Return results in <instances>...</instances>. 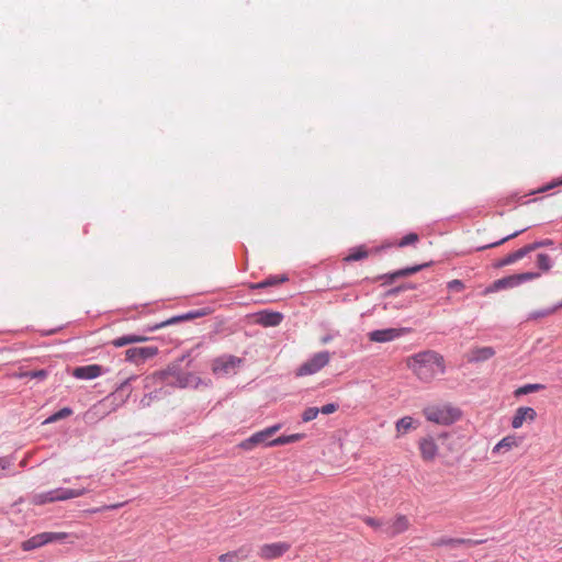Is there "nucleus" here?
Returning a JSON list of instances; mask_svg holds the SVG:
<instances>
[{"mask_svg": "<svg viewBox=\"0 0 562 562\" xmlns=\"http://www.w3.org/2000/svg\"><path fill=\"white\" fill-rule=\"evenodd\" d=\"M319 414V409L317 407H308L302 414V419L304 423L312 422Z\"/></svg>", "mask_w": 562, "mask_h": 562, "instance_id": "35", "label": "nucleus"}, {"mask_svg": "<svg viewBox=\"0 0 562 562\" xmlns=\"http://www.w3.org/2000/svg\"><path fill=\"white\" fill-rule=\"evenodd\" d=\"M103 371V368L99 364H89L76 368L72 375L77 379L91 380L100 376Z\"/></svg>", "mask_w": 562, "mask_h": 562, "instance_id": "19", "label": "nucleus"}, {"mask_svg": "<svg viewBox=\"0 0 562 562\" xmlns=\"http://www.w3.org/2000/svg\"><path fill=\"white\" fill-rule=\"evenodd\" d=\"M290 544L286 542L267 543L260 547L259 557L265 560L277 559L288 552Z\"/></svg>", "mask_w": 562, "mask_h": 562, "instance_id": "14", "label": "nucleus"}, {"mask_svg": "<svg viewBox=\"0 0 562 562\" xmlns=\"http://www.w3.org/2000/svg\"><path fill=\"white\" fill-rule=\"evenodd\" d=\"M146 340H148V338L146 336L125 335V336H122V337L113 339L111 341V344L114 347H116V348H121V347H124V346L130 345V344L143 342V341H146Z\"/></svg>", "mask_w": 562, "mask_h": 562, "instance_id": "23", "label": "nucleus"}, {"mask_svg": "<svg viewBox=\"0 0 562 562\" xmlns=\"http://www.w3.org/2000/svg\"><path fill=\"white\" fill-rule=\"evenodd\" d=\"M127 383H128V380L124 381V382L121 384L120 389H123L124 386H126V384H127Z\"/></svg>", "mask_w": 562, "mask_h": 562, "instance_id": "45", "label": "nucleus"}, {"mask_svg": "<svg viewBox=\"0 0 562 562\" xmlns=\"http://www.w3.org/2000/svg\"><path fill=\"white\" fill-rule=\"evenodd\" d=\"M322 341H323L324 344H326V342H328V341H329V338H328V337H325V338H323V340H322Z\"/></svg>", "mask_w": 562, "mask_h": 562, "instance_id": "46", "label": "nucleus"}, {"mask_svg": "<svg viewBox=\"0 0 562 562\" xmlns=\"http://www.w3.org/2000/svg\"><path fill=\"white\" fill-rule=\"evenodd\" d=\"M331 353L327 350L318 351L304 361L295 371L296 376H307L318 373L329 364Z\"/></svg>", "mask_w": 562, "mask_h": 562, "instance_id": "4", "label": "nucleus"}, {"mask_svg": "<svg viewBox=\"0 0 562 562\" xmlns=\"http://www.w3.org/2000/svg\"><path fill=\"white\" fill-rule=\"evenodd\" d=\"M406 367L422 382L429 383L446 371L443 357L434 350H425L405 360Z\"/></svg>", "mask_w": 562, "mask_h": 562, "instance_id": "1", "label": "nucleus"}, {"mask_svg": "<svg viewBox=\"0 0 562 562\" xmlns=\"http://www.w3.org/2000/svg\"><path fill=\"white\" fill-rule=\"evenodd\" d=\"M537 418V412L529 406H520L515 411L510 425L514 429H519L525 423H533Z\"/></svg>", "mask_w": 562, "mask_h": 562, "instance_id": "13", "label": "nucleus"}, {"mask_svg": "<svg viewBox=\"0 0 562 562\" xmlns=\"http://www.w3.org/2000/svg\"><path fill=\"white\" fill-rule=\"evenodd\" d=\"M15 378L23 379V378H30V379H38L44 380L47 376L46 370H36V371H21L14 373Z\"/></svg>", "mask_w": 562, "mask_h": 562, "instance_id": "29", "label": "nucleus"}, {"mask_svg": "<svg viewBox=\"0 0 562 562\" xmlns=\"http://www.w3.org/2000/svg\"><path fill=\"white\" fill-rule=\"evenodd\" d=\"M368 257V251L364 247L360 246L356 249H353L346 258L347 261H356L361 260Z\"/></svg>", "mask_w": 562, "mask_h": 562, "instance_id": "32", "label": "nucleus"}, {"mask_svg": "<svg viewBox=\"0 0 562 562\" xmlns=\"http://www.w3.org/2000/svg\"><path fill=\"white\" fill-rule=\"evenodd\" d=\"M424 416L431 423L448 426L457 422L461 413L450 405H431L424 409Z\"/></svg>", "mask_w": 562, "mask_h": 562, "instance_id": "3", "label": "nucleus"}, {"mask_svg": "<svg viewBox=\"0 0 562 562\" xmlns=\"http://www.w3.org/2000/svg\"><path fill=\"white\" fill-rule=\"evenodd\" d=\"M67 537V533L65 532H42L37 533L30 539L22 542L21 548L24 551H31L34 549H37L44 544L54 542V541H60Z\"/></svg>", "mask_w": 562, "mask_h": 562, "instance_id": "7", "label": "nucleus"}, {"mask_svg": "<svg viewBox=\"0 0 562 562\" xmlns=\"http://www.w3.org/2000/svg\"><path fill=\"white\" fill-rule=\"evenodd\" d=\"M72 414V411L68 407H65L58 412H56L55 414H53L50 417H48L46 419V423H54V422H57L61 418H65V417H68Z\"/></svg>", "mask_w": 562, "mask_h": 562, "instance_id": "34", "label": "nucleus"}, {"mask_svg": "<svg viewBox=\"0 0 562 562\" xmlns=\"http://www.w3.org/2000/svg\"><path fill=\"white\" fill-rule=\"evenodd\" d=\"M255 323L263 327H274L281 324L283 315L279 312L263 310L254 315Z\"/></svg>", "mask_w": 562, "mask_h": 562, "instance_id": "16", "label": "nucleus"}, {"mask_svg": "<svg viewBox=\"0 0 562 562\" xmlns=\"http://www.w3.org/2000/svg\"><path fill=\"white\" fill-rule=\"evenodd\" d=\"M409 519L405 515H397L384 522L383 532L393 538L406 531L409 528Z\"/></svg>", "mask_w": 562, "mask_h": 562, "instance_id": "11", "label": "nucleus"}, {"mask_svg": "<svg viewBox=\"0 0 562 562\" xmlns=\"http://www.w3.org/2000/svg\"><path fill=\"white\" fill-rule=\"evenodd\" d=\"M557 310H558V306H554V307H551V308L533 312L530 315V318H535L536 319V318H540V317H546V316H549V315H552L553 313H555Z\"/></svg>", "mask_w": 562, "mask_h": 562, "instance_id": "37", "label": "nucleus"}, {"mask_svg": "<svg viewBox=\"0 0 562 562\" xmlns=\"http://www.w3.org/2000/svg\"><path fill=\"white\" fill-rule=\"evenodd\" d=\"M281 428L280 424L268 427L261 431L255 432L246 440L239 443V447L244 450H252L258 445L265 443L267 446V439L274 435Z\"/></svg>", "mask_w": 562, "mask_h": 562, "instance_id": "9", "label": "nucleus"}, {"mask_svg": "<svg viewBox=\"0 0 562 562\" xmlns=\"http://www.w3.org/2000/svg\"><path fill=\"white\" fill-rule=\"evenodd\" d=\"M151 379H159L177 387L198 386L201 381L195 374L182 372L177 366H170L166 370L153 374Z\"/></svg>", "mask_w": 562, "mask_h": 562, "instance_id": "2", "label": "nucleus"}, {"mask_svg": "<svg viewBox=\"0 0 562 562\" xmlns=\"http://www.w3.org/2000/svg\"><path fill=\"white\" fill-rule=\"evenodd\" d=\"M395 428L397 437L407 434L413 428V418L411 416L401 418L397 420Z\"/></svg>", "mask_w": 562, "mask_h": 562, "instance_id": "28", "label": "nucleus"}, {"mask_svg": "<svg viewBox=\"0 0 562 562\" xmlns=\"http://www.w3.org/2000/svg\"><path fill=\"white\" fill-rule=\"evenodd\" d=\"M250 550L246 547H240L237 550L223 553L218 557L220 562H240L249 557Z\"/></svg>", "mask_w": 562, "mask_h": 562, "instance_id": "20", "label": "nucleus"}, {"mask_svg": "<svg viewBox=\"0 0 562 562\" xmlns=\"http://www.w3.org/2000/svg\"><path fill=\"white\" fill-rule=\"evenodd\" d=\"M543 389H544L543 384H538V383L526 384V385H522V386L518 387L515 391V396H520V395L538 392V391H541Z\"/></svg>", "mask_w": 562, "mask_h": 562, "instance_id": "30", "label": "nucleus"}, {"mask_svg": "<svg viewBox=\"0 0 562 562\" xmlns=\"http://www.w3.org/2000/svg\"><path fill=\"white\" fill-rule=\"evenodd\" d=\"M483 542H484V540H472V539H463V538H446V539L438 540L435 544L436 546H446V547H450V548H457L462 544L473 547L476 544H481Z\"/></svg>", "mask_w": 562, "mask_h": 562, "instance_id": "21", "label": "nucleus"}, {"mask_svg": "<svg viewBox=\"0 0 562 562\" xmlns=\"http://www.w3.org/2000/svg\"><path fill=\"white\" fill-rule=\"evenodd\" d=\"M286 280H288L286 277L272 276L261 282L251 284L250 289H263V288H268V286H274V285L285 282Z\"/></svg>", "mask_w": 562, "mask_h": 562, "instance_id": "27", "label": "nucleus"}, {"mask_svg": "<svg viewBox=\"0 0 562 562\" xmlns=\"http://www.w3.org/2000/svg\"><path fill=\"white\" fill-rule=\"evenodd\" d=\"M408 333L407 328H385L369 333V339L374 342L392 341L404 334Z\"/></svg>", "mask_w": 562, "mask_h": 562, "instance_id": "12", "label": "nucleus"}, {"mask_svg": "<svg viewBox=\"0 0 562 562\" xmlns=\"http://www.w3.org/2000/svg\"><path fill=\"white\" fill-rule=\"evenodd\" d=\"M539 273L537 272H524L519 274H513L506 278L498 279L493 282V284L486 289V293L488 292H496L499 290L514 288L516 285H519L522 282L530 281L533 279L539 278Z\"/></svg>", "mask_w": 562, "mask_h": 562, "instance_id": "6", "label": "nucleus"}, {"mask_svg": "<svg viewBox=\"0 0 562 562\" xmlns=\"http://www.w3.org/2000/svg\"><path fill=\"white\" fill-rule=\"evenodd\" d=\"M318 409H319V413L325 414V415H329V414L335 413L338 409V405L335 404V403H329V404H326V405L322 406Z\"/></svg>", "mask_w": 562, "mask_h": 562, "instance_id": "38", "label": "nucleus"}, {"mask_svg": "<svg viewBox=\"0 0 562 562\" xmlns=\"http://www.w3.org/2000/svg\"><path fill=\"white\" fill-rule=\"evenodd\" d=\"M555 186H557V183L548 184L547 187L542 188L540 191H541V192H544V191H547V190H549V189L554 188Z\"/></svg>", "mask_w": 562, "mask_h": 562, "instance_id": "44", "label": "nucleus"}, {"mask_svg": "<svg viewBox=\"0 0 562 562\" xmlns=\"http://www.w3.org/2000/svg\"><path fill=\"white\" fill-rule=\"evenodd\" d=\"M304 437L303 434H293L289 436H280L271 441H268V447L283 446L292 442L300 441Z\"/></svg>", "mask_w": 562, "mask_h": 562, "instance_id": "26", "label": "nucleus"}, {"mask_svg": "<svg viewBox=\"0 0 562 562\" xmlns=\"http://www.w3.org/2000/svg\"><path fill=\"white\" fill-rule=\"evenodd\" d=\"M546 244H551L550 240L548 241H544V243H533V244H530V245H527L512 254H508L506 257H504L498 263H497V267H504V266H508V265H512L520 259H522L527 254H529L530 251L537 249L538 247L542 246V245H546Z\"/></svg>", "mask_w": 562, "mask_h": 562, "instance_id": "15", "label": "nucleus"}, {"mask_svg": "<svg viewBox=\"0 0 562 562\" xmlns=\"http://www.w3.org/2000/svg\"><path fill=\"white\" fill-rule=\"evenodd\" d=\"M526 229H527V228H522V229H520V231H517V232H515V233H513V234H510V235H508V236H506V237L502 238L501 240L495 241V243H493V244L488 245V247H496V246H498V245H501V244H503V243H505V241L509 240L510 238H514V237L518 236L520 233L525 232ZM485 248H487V246H486Z\"/></svg>", "mask_w": 562, "mask_h": 562, "instance_id": "39", "label": "nucleus"}, {"mask_svg": "<svg viewBox=\"0 0 562 562\" xmlns=\"http://www.w3.org/2000/svg\"><path fill=\"white\" fill-rule=\"evenodd\" d=\"M158 353V348L155 346L134 347L125 351L127 361L135 364L145 362L147 359L155 357Z\"/></svg>", "mask_w": 562, "mask_h": 562, "instance_id": "10", "label": "nucleus"}, {"mask_svg": "<svg viewBox=\"0 0 562 562\" xmlns=\"http://www.w3.org/2000/svg\"><path fill=\"white\" fill-rule=\"evenodd\" d=\"M559 184H562V181H560Z\"/></svg>", "mask_w": 562, "mask_h": 562, "instance_id": "47", "label": "nucleus"}, {"mask_svg": "<svg viewBox=\"0 0 562 562\" xmlns=\"http://www.w3.org/2000/svg\"><path fill=\"white\" fill-rule=\"evenodd\" d=\"M11 465V460L9 458H0V470H5Z\"/></svg>", "mask_w": 562, "mask_h": 562, "instance_id": "42", "label": "nucleus"}, {"mask_svg": "<svg viewBox=\"0 0 562 562\" xmlns=\"http://www.w3.org/2000/svg\"><path fill=\"white\" fill-rule=\"evenodd\" d=\"M123 504H113V505H109V506H105L104 509H116L119 507H121Z\"/></svg>", "mask_w": 562, "mask_h": 562, "instance_id": "43", "label": "nucleus"}, {"mask_svg": "<svg viewBox=\"0 0 562 562\" xmlns=\"http://www.w3.org/2000/svg\"><path fill=\"white\" fill-rule=\"evenodd\" d=\"M448 286L450 289H454V290H458V291L463 289V284L459 280H452L451 282H449Z\"/></svg>", "mask_w": 562, "mask_h": 562, "instance_id": "41", "label": "nucleus"}, {"mask_svg": "<svg viewBox=\"0 0 562 562\" xmlns=\"http://www.w3.org/2000/svg\"><path fill=\"white\" fill-rule=\"evenodd\" d=\"M522 439L516 435H507L492 449L493 454H504L520 446Z\"/></svg>", "mask_w": 562, "mask_h": 562, "instance_id": "18", "label": "nucleus"}, {"mask_svg": "<svg viewBox=\"0 0 562 562\" xmlns=\"http://www.w3.org/2000/svg\"><path fill=\"white\" fill-rule=\"evenodd\" d=\"M364 522L370 526V527H373V528H384V522L378 520V519H374V518H371V517H367L364 518Z\"/></svg>", "mask_w": 562, "mask_h": 562, "instance_id": "40", "label": "nucleus"}, {"mask_svg": "<svg viewBox=\"0 0 562 562\" xmlns=\"http://www.w3.org/2000/svg\"><path fill=\"white\" fill-rule=\"evenodd\" d=\"M199 315H201V314L200 313H195V314L188 313V314H184V315H181V316H176V317L169 318V319H167L165 322H161L159 324H156V325L149 327L148 330L149 331H155L157 329H160V328L166 327V326L171 325V324H176V323L181 322V321L192 319V318H194V317H196Z\"/></svg>", "mask_w": 562, "mask_h": 562, "instance_id": "25", "label": "nucleus"}, {"mask_svg": "<svg viewBox=\"0 0 562 562\" xmlns=\"http://www.w3.org/2000/svg\"><path fill=\"white\" fill-rule=\"evenodd\" d=\"M87 493L86 488L71 490V488H57L48 493L37 494L33 497V503L36 505H43L55 501H66L82 496Z\"/></svg>", "mask_w": 562, "mask_h": 562, "instance_id": "5", "label": "nucleus"}, {"mask_svg": "<svg viewBox=\"0 0 562 562\" xmlns=\"http://www.w3.org/2000/svg\"><path fill=\"white\" fill-rule=\"evenodd\" d=\"M419 237L416 233H409L398 241V247H405L418 241Z\"/></svg>", "mask_w": 562, "mask_h": 562, "instance_id": "36", "label": "nucleus"}, {"mask_svg": "<svg viewBox=\"0 0 562 562\" xmlns=\"http://www.w3.org/2000/svg\"><path fill=\"white\" fill-rule=\"evenodd\" d=\"M495 355V351L492 347H481L474 348L470 351L468 356V360L470 362H480L485 361L492 358Z\"/></svg>", "mask_w": 562, "mask_h": 562, "instance_id": "22", "label": "nucleus"}, {"mask_svg": "<svg viewBox=\"0 0 562 562\" xmlns=\"http://www.w3.org/2000/svg\"><path fill=\"white\" fill-rule=\"evenodd\" d=\"M418 448L422 459L426 462L434 461L439 450L438 445L432 437L422 438L418 442Z\"/></svg>", "mask_w": 562, "mask_h": 562, "instance_id": "17", "label": "nucleus"}, {"mask_svg": "<svg viewBox=\"0 0 562 562\" xmlns=\"http://www.w3.org/2000/svg\"><path fill=\"white\" fill-rule=\"evenodd\" d=\"M537 266L542 271H549L551 269V266H552L551 258L548 255H546V254H539L537 256Z\"/></svg>", "mask_w": 562, "mask_h": 562, "instance_id": "33", "label": "nucleus"}, {"mask_svg": "<svg viewBox=\"0 0 562 562\" xmlns=\"http://www.w3.org/2000/svg\"><path fill=\"white\" fill-rule=\"evenodd\" d=\"M427 266L428 265H419V266H414L411 268L401 269V270L392 273L391 278L396 279V278H401V277H407V276L418 272L419 270H422L424 267H427Z\"/></svg>", "mask_w": 562, "mask_h": 562, "instance_id": "31", "label": "nucleus"}, {"mask_svg": "<svg viewBox=\"0 0 562 562\" xmlns=\"http://www.w3.org/2000/svg\"><path fill=\"white\" fill-rule=\"evenodd\" d=\"M146 340H148V338L146 336L125 335V336H122V337L113 339L111 341V344L114 347H116V348H121V347H124V346L130 345V344L143 342V341H146Z\"/></svg>", "mask_w": 562, "mask_h": 562, "instance_id": "24", "label": "nucleus"}, {"mask_svg": "<svg viewBox=\"0 0 562 562\" xmlns=\"http://www.w3.org/2000/svg\"><path fill=\"white\" fill-rule=\"evenodd\" d=\"M243 360L235 356H222L212 363V370L217 375L235 374Z\"/></svg>", "mask_w": 562, "mask_h": 562, "instance_id": "8", "label": "nucleus"}]
</instances>
